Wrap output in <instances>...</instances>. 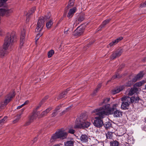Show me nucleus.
Here are the masks:
<instances>
[{
  "label": "nucleus",
  "mask_w": 146,
  "mask_h": 146,
  "mask_svg": "<svg viewBox=\"0 0 146 146\" xmlns=\"http://www.w3.org/2000/svg\"><path fill=\"white\" fill-rule=\"evenodd\" d=\"M92 113H95L94 115L96 114L98 116L95 117L96 119L94 123V125L97 127H101L103 124L101 119L104 117L105 115H107L103 114L104 112L102 110V109H100V108L94 110L92 112Z\"/></svg>",
  "instance_id": "f257e3e1"
},
{
  "label": "nucleus",
  "mask_w": 146,
  "mask_h": 146,
  "mask_svg": "<svg viewBox=\"0 0 146 146\" xmlns=\"http://www.w3.org/2000/svg\"><path fill=\"white\" fill-rule=\"evenodd\" d=\"M68 135L67 133L63 129H61L57 131L55 134L52 137L50 141L52 142L57 139H64L67 138Z\"/></svg>",
  "instance_id": "f03ea898"
},
{
  "label": "nucleus",
  "mask_w": 146,
  "mask_h": 146,
  "mask_svg": "<svg viewBox=\"0 0 146 146\" xmlns=\"http://www.w3.org/2000/svg\"><path fill=\"white\" fill-rule=\"evenodd\" d=\"M118 104H114L112 106L111 108L110 104H107L104 106L102 108H100V109H102V110L104 112L103 114H106L108 115L111 114L113 111L116 109L118 107Z\"/></svg>",
  "instance_id": "7ed1b4c3"
},
{
  "label": "nucleus",
  "mask_w": 146,
  "mask_h": 146,
  "mask_svg": "<svg viewBox=\"0 0 146 146\" xmlns=\"http://www.w3.org/2000/svg\"><path fill=\"white\" fill-rule=\"evenodd\" d=\"M76 125L74 127L75 128H87L91 124V122L88 118L81 119L80 122L76 123Z\"/></svg>",
  "instance_id": "20e7f679"
},
{
  "label": "nucleus",
  "mask_w": 146,
  "mask_h": 146,
  "mask_svg": "<svg viewBox=\"0 0 146 146\" xmlns=\"http://www.w3.org/2000/svg\"><path fill=\"white\" fill-rule=\"evenodd\" d=\"M15 95V92L12 91L6 97L5 100L0 104V109L3 108L11 100Z\"/></svg>",
  "instance_id": "39448f33"
},
{
  "label": "nucleus",
  "mask_w": 146,
  "mask_h": 146,
  "mask_svg": "<svg viewBox=\"0 0 146 146\" xmlns=\"http://www.w3.org/2000/svg\"><path fill=\"white\" fill-rule=\"evenodd\" d=\"M14 35L13 34H9L6 36L5 39L3 47L5 49H7L9 45L14 40Z\"/></svg>",
  "instance_id": "423d86ee"
},
{
  "label": "nucleus",
  "mask_w": 146,
  "mask_h": 146,
  "mask_svg": "<svg viewBox=\"0 0 146 146\" xmlns=\"http://www.w3.org/2000/svg\"><path fill=\"white\" fill-rule=\"evenodd\" d=\"M43 18L41 17L39 18L37 25V27L35 29V31L39 32L42 29L44 25V21Z\"/></svg>",
  "instance_id": "0eeeda50"
},
{
  "label": "nucleus",
  "mask_w": 146,
  "mask_h": 146,
  "mask_svg": "<svg viewBox=\"0 0 146 146\" xmlns=\"http://www.w3.org/2000/svg\"><path fill=\"white\" fill-rule=\"evenodd\" d=\"M129 99L130 100L131 102L132 103H136L138 102L139 98L136 94H135L133 96H132L130 98L127 96L123 97L121 98V100L122 101H128Z\"/></svg>",
  "instance_id": "6e6552de"
},
{
  "label": "nucleus",
  "mask_w": 146,
  "mask_h": 146,
  "mask_svg": "<svg viewBox=\"0 0 146 146\" xmlns=\"http://www.w3.org/2000/svg\"><path fill=\"white\" fill-rule=\"evenodd\" d=\"M144 74L143 72H140L133 78L132 81L129 82L126 85V86H130L133 84V82H135L138 80L141 79L143 77Z\"/></svg>",
  "instance_id": "1a4fd4ad"
},
{
  "label": "nucleus",
  "mask_w": 146,
  "mask_h": 146,
  "mask_svg": "<svg viewBox=\"0 0 146 146\" xmlns=\"http://www.w3.org/2000/svg\"><path fill=\"white\" fill-rule=\"evenodd\" d=\"M25 29L24 28L21 29L20 35V46H22L25 41Z\"/></svg>",
  "instance_id": "9d476101"
},
{
  "label": "nucleus",
  "mask_w": 146,
  "mask_h": 146,
  "mask_svg": "<svg viewBox=\"0 0 146 146\" xmlns=\"http://www.w3.org/2000/svg\"><path fill=\"white\" fill-rule=\"evenodd\" d=\"M122 52V50L121 49L118 50L113 53L111 56V59H114L117 57L119 56Z\"/></svg>",
  "instance_id": "9b49d317"
},
{
  "label": "nucleus",
  "mask_w": 146,
  "mask_h": 146,
  "mask_svg": "<svg viewBox=\"0 0 146 146\" xmlns=\"http://www.w3.org/2000/svg\"><path fill=\"white\" fill-rule=\"evenodd\" d=\"M84 29L82 27H78L75 31V35L79 36L81 35L84 32Z\"/></svg>",
  "instance_id": "f8f14e48"
},
{
  "label": "nucleus",
  "mask_w": 146,
  "mask_h": 146,
  "mask_svg": "<svg viewBox=\"0 0 146 146\" xmlns=\"http://www.w3.org/2000/svg\"><path fill=\"white\" fill-rule=\"evenodd\" d=\"M37 114L35 112H33V114L29 117V120L27 123V125H29L31 122H33L34 120L37 117Z\"/></svg>",
  "instance_id": "ddd939ff"
},
{
  "label": "nucleus",
  "mask_w": 146,
  "mask_h": 146,
  "mask_svg": "<svg viewBox=\"0 0 146 146\" xmlns=\"http://www.w3.org/2000/svg\"><path fill=\"white\" fill-rule=\"evenodd\" d=\"M74 1L75 0H69L68 5L66 7V9H69L70 8V9H76V7L72 8L74 5Z\"/></svg>",
  "instance_id": "4468645a"
},
{
  "label": "nucleus",
  "mask_w": 146,
  "mask_h": 146,
  "mask_svg": "<svg viewBox=\"0 0 146 146\" xmlns=\"http://www.w3.org/2000/svg\"><path fill=\"white\" fill-rule=\"evenodd\" d=\"M124 88V86H119L113 90L111 91V93L113 94H115L123 90Z\"/></svg>",
  "instance_id": "2eb2a0df"
},
{
  "label": "nucleus",
  "mask_w": 146,
  "mask_h": 146,
  "mask_svg": "<svg viewBox=\"0 0 146 146\" xmlns=\"http://www.w3.org/2000/svg\"><path fill=\"white\" fill-rule=\"evenodd\" d=\"M80 140L82 143H86L88 142V137L85 134H82L80 137Z\"/></svg>",
  "instance_id": "dca6fc26"
},
{
  "label": "nucleus",
  "mask_w": 146,
  "mask_h": 146,
  "mask_svg": "<svg viewBox=\"0 0 146 146\" xmlns=\"http://www.w3.org/2000/svg\"><path fill=\"white\" fill-rule=\"evenodd\" d=\"M122 39V37H119L117 38L116 39L113 41L112 42L110 43L109 44V45L110 46L114 45L117 44Z\"/></svg>",
  "instance_id": "f3484780"
},
{
  "label": "nucleus",
  "mask_w": 146,
  "mask_h": 146,
  "mask_svg": "<svg viewBox=\"0 0 146 146\" xmlns=\"http://www.w3.org/2000/svg\"><path fill=\"white\" fill-rule=\"evenodd\" d=\"M129 102L125 101L123 102L121 106V109L125 110L127 108L129 105Z\"/></svg>",
  "instance_id": "a211bd4d"
},
{
  "label": "nucleus",
  "mask_w": 146,
  "mask_h": 146,
  "mask_svg": "<svg viewBox=\"0 0 146 146\" xmlns=\"http://www.w3.org/2000/svg\"><path fill=\"white\" fill-rule=\"evenodd\" d=\"M6 49H5L4 48L0 49V57L3 58L5 56L7 53V52L6 50Z\"/></svg>",
  "instance_id": "6ab92c4d"
},
{
  "label": "nucleus",
  "mask_w": 146,
  "mask_h": 146,
  "mask_svg": "<svg viewBox=\"0 0 146 146\" xmlns=\"http://www.w3.org/2000/svg\"><path fill=\"white\" fill-rule=\"evenodd\" d=\"M122 115V112L119 110H117L115 111L113 113L114 117H120Z\"/></svg>",
  "instance_id": "aec40b11"
},
{
  "label": "nucleus",
  "mask_w": 146,
  "mask_h": 146,
  "mask_svg": "<svg viewBox=\"0 0 146 146\" xmlns=\"http://www.w3.org/2000/svg\"><path fill=\"white\" fill-rule=\"evenodd\" d=\"M138 91L137 89L136 88H131L129 93V96H131L133 95L135 93L137 92Z\"/></svg>",
  "instance_id": "412c9836"
},
{
  "label": "nucleus",
  "mask_w": 146,
  "mask_h": 146,
  "mask_svg": "<svg viewBox=\"0 0 146 146\" xmlns=\"http://www.w3.org/2000/svg\"><path fill=\"white\" fill-rule=\"evenodd\" d=\"M76 11V10H70L67 15L68 17L69 18L72 17Z\"/></svg>",
  "instance_id": "4be33fe9"
},
{
  "label": "nucleus",
  "mask_w": 146,
  "mask_h": 146,
  "mask_svg": "<svg viewBox=\"0 0 146 146\" xmlns=\"http://www.w3.org/2000/svg\"><path fill=\"white\" fill-rule=\"evenodd\" d=\"M7 117L5 116L2 119L0 120V127H1L7 121Z\"/></svg>",
  "instance_id": "5701e85b"
},
{
  "label": "nucleus",
  "mask_w": 146,
  "mask_h": 146,
  "mask_svg": "<svg viewBox=\"0 0 146 146\" xmlns=\"http://www.w3.org/2000/svg\"><path fill=\"white\" fill-rule=\"evenodd\" d=\"M51 109H52L51 108H48L44 111L41 113V115L42 117L44 116L51 110Z\"/></svg>",
  "instance_id": "b1692460"
},
{
  "label": "nucleus",
  "mask_w": 146,
  "mask_h": 146,
  "mask_svg": "<svg viewBox=\"0 0 146 146\" xmlns=\"http://www.w3.org/2000/svg\"><path fill=\"white\" fill-rule=\"evenodd\" d=\"M74 141H67L65 143V146H74Z\"/></svg>",
  "instance_id": "393cba45"
},
{
  "label": "nucleus",
  "mask_w": 146,
  "mask_h": 146,
  "mask_svg": "<svg viewBox=\"0 0 146 146\" xmlns=\"http://www.w3.org/2000/svg\"><path fill=\"white\" fill-rule=\"evenodd\" d=\"M104 126L106 129H108L111 127V122H107L104 124Z\"/></svg>",
  "instance_id": "a878e982"
},
{
  "label": "nucleus",
  "mask_w": 146,
  "mask_h": 146,
  "mask_svg": "<svg viewBox=\"0 0 146 146\" xmlns=\"http://www.w3.org/2000/svg\"><path fill=\"white\" fill-rule=\"evenodd\" d=\"M145 83L146 81L145 80H143L136 83L135 84V85L139 87Z\"/></svg>",
  "instance_id": "bb28decb"
},
{
  "label": "nucleus",
  "mask_w": 146,
  "mask_h": 146,
  "mask_svg": "<svg viewBox=\"0 0 146 146\" xmlns=\"http://www.w3.org/2000/svg\"><path fill=\"white\" fill-rule=\"evenodd\" d=\"M7 0H0V3H1V6L3 7H6L7 5L6 3Z\"/></svg>",
  "instance_id": "cd10ccee"
},
{
  "label": "nucleus",
  "mask_w": 146,
  "mask_h": 146,
  "mask_svg": "<svg viewBox=\"0 0 146 146\" xmlns=\"http://www.w3.org/2000/svg\"><path fill=\"white\" fill-rule=\"evenodd\" d=\"M22 115V113H21L19 114H18L17 116H16V118L13 121V123H15L18 121L19 119H20L21 117V115Z\"/></svg>",
  "instance_id": "c85d7f7f"
},
{
  "label": "nucleus",
  "mask_w": 146,
  "mask_h": 146,
  "mask_svg": "<svg viewBox=\"0 0 146 146\" xmlns=\"http://www.w3.org/2000/svg\"><path fill=\"white\" fill-rule=\"evenodd\" d=\"M113 133L111 132H108L106 133V137L108 139H111L112 137Z\"/></svg>",
  "instance_id": "c756f323"
},
{
  "label": "nucleus",
  "mask_w": 146,
  "mask_h": 146,
  "mask_svg": "<svg viewBox=\"0 0 146 146\" xmlns=\"http://www.w3.org/2000/svg\"><path fill=\"white\" fill-rule=\"evenodd\" d=\"M110 146H118L119 143L117 141H115L110 143Z\"/></svg>",
  "instance_id": "7c9ffc66"
},
{
  "label": "nucleus",
  "mask_w": 146,
  "mask_h": 146,
  "mask_svg": "<svg viewBox=\"0 0 146 146\" xmlns=\"http://www.w3.org/2000/svg\"><path fill=\"white\" fill-rule=\"evenodd\" d=\"M54 52L53 50H50L48 53V58L51 57L54 54Z\"/></svg>",
  "instance_id": "2f4dec72"
},
{
  "label": "nucleus",
  "mask_w": 146,
  "mask_h": 146,
  "mask_svg": "<svg viewBox=\"0 0 146 146\" xmlns=\"http://www.w3.org/2000/svg\"><path fill=\"white\" fill-rule=\"evenodd\" d=\"M67 93V91H66L62 92L60 94L59 97V99H61L65 97Z\"/></svg>",
  "instance_id": "473e14b6"
},
{
  "label": "nucleus",
  "mask_w": 146,
  "mask_h": 146,
  "mask_svg": "<svg viewBox=\"0 0 146 146\" xmlns=\"http://www.w3.org/2000/svg\"><path fill=\"white\" fill-rule=\"evenodd\" d=\"M53 24L52 21L50 20L47 23L46 27L47 28H50Z\"/></svg>",
  "instance_id": "72a5a7b5"
},
{
  "label": "nucleus",
  "mask_w": 146,
  "mask_h": 146,
  "mask_svg": "<svg viewBox=\"0 0 146 146\" xmlns=\"http://www.w3.org/2000/svg\"><path fill=\"white\" fill-rule=\"evenodd\" d=\"M111 19H107L105 20L102 23V24L101 26L102 27H104L105 25H106V24L108 23L110 21Z\"/></svg>",
  "instance_id": "f704fd0d"
},
{
  "label": "nucleus",
  "mask_w": 146,
  "mask_h": 146,
  "mask_svg": "<svg viewBox=\"0 0 146 146\" xmlns=\"http://www.w3.org/2000/svg\"><path fill=\"white\" fill-rule=\"evenodd\" d=\"M50 13H48V14L46 15L44 17H42L44 18L43 20L44 21L45 20H47L49 19L50 18Z\"/></svg>",
  "instance_id": "c9c22d12"
},
{
  "label": "nucleus",
  "mask_w": 146,
  "mask_h": 146,
  "mask_svg": "<svg viewBox=\"0 0 146 146\" xmlns=\"http://www.w3.org/2000/svg\"><path fill=\"white\" fill-rule=\"evenodd\" d=\"M84 19V16L82 15H80L78 19V21L79 22H81L83 21Z\"/></svg>",
  "instance_id": "e433bc0d"
},
{
  "label": "nucleus",
  "mask_w": 146,
  "mask_h": 146,
  "mask_svg": "<svg viewBox=\"0 0 146 146\" xmlns=\"http://www.w3.org/2000/svg\"><path fill=\"white\" fill-rule=\"evenodd\" d=\"M146 7V0L144 3H142L140 4L141 8L145 7Z\"/></svg>",
  "instance_id": "4c0bfd02"
},
{
  "label": "nucleus",
  "mask_w": 146,
  "mask_h": 146,
  "mask_svg": "<svg viewBox=\"0 0 146 146\" xmlns=\"http://www.w3.org/2000/svg\"><path fill=\"white\" fill-rule=\"evenodd\" d=\"M75 132V130L72 129L70 128L68 130V132L69 133L73 134H74Z\"/></svg>",
  "instance_id": "58836bf2"
},
{
  "label": "nucleus",
  "mask_w": 146,
  "mask_h": 146,
  "mask_svg": "<svg viewBox=\"0 0 146 146\" xmlns=\"http://www.w3.org/2000/svg\"><path fill=\"white\" fill-rule=\"evenodd\" d=\"M34 12V10H29L28 13L27 14V16H29V15L31 14L32 13H33Z\"/></svg>",
  "instance_id": "ea45409f"
},
{
  "label": "nucleus",
  "mask_w": 146,
  "mask_h": 146,
  "mask_svg": "<svg viewBox=\"0 0 146 146\" xmlns=\"http://www.w3.org/2000/svg\"><path fill=\"white\" fill-rule=\"evenodd\" d=\"M57 114V111L56 110H54L53 113L52 114V117L55 116Z\"/></svg>",
  "instance_id": "a19ab883"
},
{
  "label": "nucleus",
  "mask_w": 146,
  "mask_h": 146,
  "mask_svg": "<svg viewBox=\"0 0 146 146\" xmlns=\"http://www.w3.org/2000/svg\"><path fill=\"white\" fill-rule=\"evenodd\" d=\"M64 34L65 35H67L68 34L70 33V31L69 30V29L66 30H64Z\"/></svg>",
  "instance_id": "79ce46f5"
},
{
  "label": "nucleus",
  "mask_w": 146,
  "mask_h": 146,
  "mask_svg": "<svg viewBox=\"0 0 146 146\" xmlns=\"http://www.w3.org/2000/svg\"><path fill=\"white\" fill-rule=\"evenodd\" d=\"M101 86V85L100 84H99L98 88H97L94 91V92H96L97 91L99 90V89L100 88Z\"/></svg>",
  "instance_id": "37998d69"
},
{
  "label": "nucleus",
  "mask_w": 146,
  "mask_h": 146,
  "mask_svg": "<svg viewBox=\"0 0 146 146\" xmlns=\"http://www.w3.org/2000/svg\"><path fill=\"white\" fill-rule=\"evenodd\" d=\"M29 102V101L28 100L26 101L23 104H22L23 105V106H25L28 104Z\"/></svg>",
  "instance_id": "c03bdc74"
},
{
  "label": "nucleus",
  "mask_w": 146,
  "mask_h": 146,
  "mask_svg": "<svg viewBox=\"0 0 146 146\" xmlns=\"http://www.w3.org/2000/svg\"><path fill=\"white\" fill-rule=\"evenodd\" d=\"M43 101V100L39 104V105L38 106H37V107L36 108V109L35 110H36L37 109H38L40 107L41 105L42 104V103H41L42 101Z\"/></svg>",
  "instance_id": "a18cd8bd"
},
{
  "label": "nucleus",
  "mask_w": 146,
  "mask_h": 146,
  "mask_svg": "<svg viewBox=\"0 0 146 146\" xmlns=\"http://www.w3.org/2000/svg\"><path fill=\"white\" fill-rule=\"evenodd\" d=\"M109 100H110L109 98H107V99L105 100H104V101H103V102H108L109 101Z\"/></svg>",
  "instance_id": "49530a36"
},
{
  "label": "nucleus",
  "mask_w": 146,
  "mask_h": 146,
  "mask_svg": "<svg viewBox=\"0 0 146 146\" xmlns=\"http://www.w3.org/2000/svg\"><path fill=\"white\" fill-rule=\"evenodd\" d=\"M118 76H117V75H114L112 77V79H115L116 78H118Z\"/></svg>",
  "instance_id": "de8ad7c7"
},
{
  "label": "nucleus",
  "mask_w": 146,
  "mask_h": 146,
  "mask_svg": "<svg viewBox=\"0 0 146 146\" xmlns=\"http://www.w3.org/2000/svg\"><path fill=\"white\" fill-rule=\"evenodd\" d=\"M60 106H58V107H56V108L55 109V110H56V111H57L60 109Z\"/></svg>",
  "instance_id": "09e8293b"
},
{
  "label": "nucleus",
  "mask_w": 146,
  "mask_h": 146,
  "mask_svg": "<svg viewBox=\"0 0 146 146\" xmlns=\"http://www.w3.org/2000/svg\"><path fill=\"white\" fill-rule=\"evenodd\" d=\"M23 107V105H21V106H18L17 107V109H20L21 108H22Z\"/></svg>",
  "instance_id": "8fccbe9b"
},
{
  "label": "nucleus",
  "mask_w": 146,
  "mask_h": 146,
  "mask_svg": "<svg viewBox=\"0 0 146 146\" xmlns=\"http://www.w3.org/2000/svg\"><path fill=\"white\" fill-rule=\"evenodd\" d=\"M36 8H37L36 6H34L33 7V9H35Z\"/></svg>",
  "instance_id": "3c124183"
},
{
  "label": "nucleus",
  "mask_w": 146,
  "mask_h": 146,
  "mask_svg": "<svg viewBox=\"0 0 146 146\" xmlns=\"http://www.w3.org/2000/svg\"><path fill=\"white\" fill-rule=\"evenodd\" d=\"M38 35H39V36H41L42 35V33H39L38 34Z\"/></svg>",
  "instance_id": "603ef678"
},
{
  "label": "nucleus",
  "mask_w": 146,
  "mask_h": 146,
  "mask_svg": "<svg viewBox=\"0 0 146 146\" xmlns=\"http://www.w3.org/2000/svg\"><path fill=\"white\" fill-rule=\"evenodd\" d=\"M53 146H60L58 144H56V145H54Z\"/></svg>",
  "instance_id": "864d4df0"
},
{
  "label": "nucleus",
  "mask_w": 146,
  "mask_h": 146,
  "mask_svg": "<svg viewBox=\"0 0 146 146\" xmlns=\"http://www.w3.org/2000/svg\"><path fill=\"white\" fill-rule=\"evenodd\" d=\"M1 4H2L1 3H0V7H2V6H1Z\"/></svg>",
  "instance_id": "5fc2aeb1"
},
{
  "label": "nucleus",
  "mask_w": 146,
  "mask_h": 146,
  "mask_svg": "<svg viewBox=\"0 0 146 146\" xmlns=\"http://www.w3.org/2000/svg\"><path fill=\"white\" fill-rule=\"evenodd\" d=\"M70 107H68V108H67L66 109V110H67L68 109H70Z\"/></svg>",
  "instance_id": "6e6d98bb"
},
{
  "label": "nucleus",
  "mask_w": 146,
  "mask_h": 146,
  "mask_svg": "<svg viewBox=\"0 0 146 146\" xmlns=\"http://www.w3.org/2000/svg\"><path fill=\"white\" fill-rule=\"evenodd\" d=\"M48 98V96H46V97H45V99H47Z\"/></svg>",
  "instance_id": "4d7b16f0"
},
{
  "label": "nucleus",
  "mask_w": 146,
  "mask_h": 146,
  "mask_svg": "<svg viewBox=\"0 0 146 146\" xmlns=\"http://www.w3.org/2000/svg\"><path fill=\"white\" fill-rule=\"evenodd\" d=\"M1 30L0 28V35L1 34Z\"/></svg>",
  "instance_id": "13d9d810"
},
{
  "label": "nucleus",
  "mask_w": 146,
  "mask_h": 146,
  "mask_svg": "<svg viewBox=\"0 0 146 146\" xmlns=\"http://www.w3.org/2000/svg\"><path fill=\"white\" fill-rule=\"evenodd\" d=\"M90 44L91 45V44H92V43H91V42H90Z\"/></svg>",
  "instance_id": "bf43d9fd"
},
{
  "label": "nucleus",
  "mask_w": 146,
  "mask_h": 146,
  "mask_svg": "<svg viewBox=\"0 0 146 146\" xmlns=\"http://www.w3.org/2000/svg\"><path fill=\"white\" fill-rule=\"evenodd\" d=\"M0 9H3V8H0Z\"/></svg>",
  "instance_id": "052dcab7"
},
{
  "label": "nucleus",
  "mask_w": 146,
  "mask_h": 146,
  "mask_svg": "<svg viewBox=\"0 0 146 146\" xmlns=\"http://www.w3.org/2000/svg\"><path fill=\"white\" fill-rule=\"evenodd\" d=\"M145 88L146 90V85H145Z\"/></svg>",
  "instance_id": "680f3d73"
},
{
  "label": "nucleus",
  "mask_w": 146,
  "mask_h": 146,
  "mask_svg": "<svg viewBox=\"0 0 146 146\" xmlns=\"http://www.w3.org/2000/svg\"><path fill=\"white\" fill-rule=\"evenodd\" d=\"M101 145H102V146H104V145H103V144H102H102H101Z\"/></svg>",
  "instance_id": "e2e57ef3"
},
{
  "label": "nucleus",
  "mask_w": 146,
  "mask_h": 146,
  "mask_svg": "<svg viewBox=\"0 0 146 146\" xmlns=\"http://www.w3.org/2000/svg\"><path fill=\"white\" fill-rule=\"evenodd\" d=\"M35 141L36 140V138H35Z\"/></svg>",
  "instance_id": "0e129e2a"
},
{
  "label": "nucleus",
  "mask_w": 146,
  "mask_h": 146,
  "mask_svg": "<svg viewBox=\"0 0 146 146\" xmlns=\"http://www.w3.org/2000/svg\"><path fill=\"white\" fill-rule=\"evenodd\" d=\"M73 24H74V22L73 23Z\"/></svg>",
  "instance_id": "69168bd1"
},
{
  "label": "nucleus",
  "mask_w": 146,
  "mask_h": 146,
  "mask_svg": "<svg viewBox=\"0 0 146 146\" xmlns=\"http://www.w3.org/2000/svg\"><path fill=\"white\" fill-rule=\"evenodd\" d=\"M145 119H146V117L145 118Z\"/></svg>",
  "instance_id": "338daca9"
}]
</instances>
